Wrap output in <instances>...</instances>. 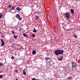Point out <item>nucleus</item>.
Returning <instances> with one entry per match:
<instances>
[{"instance_id":"1","label":"nucleus","mask_w":80,"mask_h":80,"mask_svg":"<svg viewBox=\"0 0 80 80\" xmlns=\"http://www.w3.org/2000/svg\"><path fill=\"white\" fill-rule=\"evenodd\" d=\"M53 52L54 53V54H55L57 56L58 55L63 54V52H64V51L63 50L56 49L53 51Z\"/></svg>"},{"instance_id":"2","label":"nucleus","mask_w":80,"mask_h":80,"mask_svg":"<svg viewBox=\"0 0 80 80\" xmlns=\"http://www.w3.org/2000/svg\"><path fill=\"white\" fill-rule=\"evenodd\" d=\"M64 15L65 17L67 18V19H69L70 18V14H69V13H65Z\"/></svg>"},{"instance_id":"3","label":"nucleus","mask_w":80,"mask_h":80,"mask_svg":"<svg viewBox=\"0 0 80 80\" xmlns=\"http://www.w3.org/2000/svg\"><path fill=\"white\" fill-rule=\"evenodd\" d=\"M72 68H74L77 67V63L75 62H72Z\"/></svg>"},{"instance_id":"4","label":"nucleus","mask_w":80,"mask_h":80,"mask_svg":"<svg viewBox=\"0 0 80 80\" xmlns=\"http://www.w3.org/2000/svg\"><path fill=\"white\" fill-rule=\"evenodd\" d=\"M16 18H17L19 20H22V18L20 17V15L18 14H17L16 15Z\"/></svg>"},{"instance_id":"5","label":"nucleus","mask_w":80,"mask_h":80,"mask_svg":"<svg viewBox=\"0 0 80 80\" xmlns=\"http://www.w3.org/2000/svg\"><path fill=\"white\" fill-rule=\"evenodd\" d=\"M1 42H2L1 43L2 46H4V44H5V43L4 42V41H3V40L2 39H1Z\"/></svg>"},{"instance_id":"6","label":"nucleus","mask_w":80,"mask_h":80,"mask_svg":"<svg viewBox=\"0 0 80 80\" xmlns=\"http://www.w3.org/2000/svg\"><path fill=\"white\" fill-rule=\"evenodd\" d=\"M63 56H61L60 58H59L58 59V60H59V61H62L63 60Z\"/></svg>"},{"instance_id":"7","label":"nucleus","mask_w":80,"mask_h":80,"mask_svg":"<svg viewBox=\"0 0 80 80\" xmlns=\"http://www.w3.org/2000/svg\"><path fill=\"white\" fill-rule=\"evenodd\" d=\"M16 10L18 11H20L21 10V8H20V7H18L16 8Z\"/></svg>"},{"instance_id":"8","label":"nucleus","mask_w":80,"mask_h":80,"mask_svg":"<svg viewBox=\"0 0 80 80\" xmlns=\"http://www.w3.org/2000/svg\"><path fill=\"white\" fill-rule=\"evenodd\" d=\"M71 13L72 15H73V13H74V11H73V9H71Z\"/></svg>"},{"instance_id":"9","label":"nucleus","mask_w":80,"mask_h":80,"mask_svg":"<svg viewBox=\"0 0 80 80\" xmlns=\"http://www.w3.org/2000/svg\"><path fill=\"white\" fill-rule=\"evenodd\" d=\"M18 36V35H17V34H14V38H17Z\"/></svg>"},{"instance_id":"10","label":"nucleus","mask_w":80,"mask_h":80,"mask_svg":"<svg viewBox=\"0 0 80 80\" xmlns=\"http://www.w3.org/2000/svg\"><path fill=\"white\" fill-rule=\"evenodd\" d=\"M23 35L24 37H25L27 38L28 36H27V34H25V33H23Z\"/></svg>"},{"instance_id":"11","label":"nucleus","mask_w":80,"mask_h":80,"mask_svg":"<svg viewBox=\"0 0 80 80\" xmlns=\"http://www.w3.org/2000/svg\"><path fill=\"white\" fill-rule=\"evenodd\" d=\"M32 54H33L34 55L36 53V51L35 50H33L32 52Z\"/></svg>"},{"instance_id":"12","label":"nucleus","mask_w":80,"mask_h":80,"mask_svg":"<svg viewBox=\"0 0 80 80\" xmlns=\"http://www.w3.org/2000/svg\"><path fill=\"white\" fill-rule=\"evenodd\" d=\"M49 59H50V58L49 57H47L45 58V60H49Z\"/></svg>"},{"instance_id":"13","label":"nucleus","mask_w":80,"mask_h":80,"mask_svg":"<svg viewBox=\"0 0 80 80\" xmlns=\"http://www.w3.org/2000/svg\"><path fill=\"white\" fill-rule=\"evenodd\" d=\"M3 66V63L2 62H0V67H2Z\"/></svg>"},{"instance_id":"14","label":"nucleus","mask_w":80,"mask_h":80,"mask_svg":"<svg viewBox=\"0 0 80 80\" xmlns=\"http://www.w3.org/2000/svg\"><path fill=\"white\" fill-rule=\"evenodd\" d=\"M33 32L34 33H36L37 32V30H36V29H33Z\"/></svg>"},{"instance_id":"15","label":"nucleus","mask_w":80,"mask_h":80,"mask_svg":"<svg viewBox=\"0 0 80 80\" xmlns=\"http://www.w3.org/2000/svg\"><path fill=\"white\" fill-rule=\"evenodd\" d=\"M32 36L33 38H34L35 37V34H32Z\"/></svg>"},{"instance_id":"16","label":"nucleus","mask_w":80,"mask_h":80,"mask_svg":"<svg viewBox=\"0 0 80 80\" xmlns=\"http://www.w3.org/2000/svg\"><path fill=\"white\" fill-rule=\"evenodd\" d=\"M12 6V4H9L8 6L9 8H11Z\"/></svg>"},{"instance_id":"17","label":"nucleus","mask_w":80,"mask_h":80,"mask_svg":"<svg viewBox=\"0 0 80 80\" xmlns=\"http://www.w3.org/2000/svg\"><path fill=\"white\" fill-rule=\"evenodd\" d=\"M23 74L24 75H26V72H25L24 71H23Z\"/></svg>"},{"instance_id":"18","label":"nucleus","mask_w":80,"mask_h":80,"mask_svg":"<svg viewBox=\"0 0 80 80\" xmlns=\"http://www.w3.org/2000/svg\"><path fill=\"white\" fill-rule=\"evenodd\" d=\"M11 33H12V34H14V33H15V31L14 30H12V31H11Z\"/></svg>"},{"instance_id":"19","label":"nucleus","mask_w":80,"mask_h":80,"mask_svg":"<svg viewBox=\"0 0 80 80\" xmlns=\"http://www.w3.org/2000/svg\"><path fill=\"white\" fill-rule=\"evenodd\" d=\"M1 36L2 37H3V38H4L5 37V35H3V34H1Z\"/></svg>"},{"instance_id":"20","label":"nucleus","mask_w":80,"mask_h":80,"mask_svg":"<svg viewBox=\"0 0 80 80\" xmlns=\"http://www.w3.org/2000/svg\"><path fill=\"white\" fill-rule=\"evenodd\" d=\"M3 77V75H0V79L2 78Z\"/></svg>"},{"instance_id":"21","label":"nucleus","mask_w":80,"mask_h":80,"mask_svg":"<svg viewBox=\"0 0 80 80\" xmlns=\"http://www.w3.org/2000/svg\"><path fill=\"white\" fill-rule=\"evenodd\" d=\"M14 8H15V7L12 6V8L11 9V10H14Z\"/></svg>"},{"instance_id":"22","label":"nucleus","mask_w":80,"mask_h":80,"mask_svg":"<svg viewBox=\"0 0 80 80\" xmlns=\"http://www.w3.org/2000/svg\"><path fill=\"white\" fill-rule=\"evenodd\" d=\"M74 37H75V38H77V35H75V34H74Z\"/></svg>"},{"instance_id":"23","label":"nucleus","mask_w":80,"mask_h":80,"mask_svg":"<svg viewBox=\"0 0 80 80\" xmlns=\"http://www.w3.org/2000/svg\"><path fill=\"white\" fill-rule=\"evenodd\" d=\"M2 16H3V15L2 14V13H1V14L0 15V18H2Z\"/></svg>"},{"instance_id":"24","label":"nucleus","mask_w":80,"mask_h":80,"mask_svg":"<svg viewBox=\"0 0 80 80\" xmlns=\"http://www.w3.org/2000/svg\"><path fill=\"white\" fill-rule=\"evenodd\" d=\"M19 32H21V30H22V28H19Z\"/></svg>"},{"instance_id":"25","label":"nucleus","mask_w":80,"mask_h":80,"mask_svg":"<svg viewBox=\"0 0 80 80\" xmlns=\"http://www.w3.org/2000/svg\"><path fill=\"white\" fill-rule=\"evenodd\" d=\"M38 16H36L35 17V20H38Z\"/></svg>"},{"instance_id":"26","label":"nucleus","mask_w":80,"mask_h":80,"mask_svg":"<svg viewBox=\"0 0 80 80\" xmlns=\"http://www.w3.org/2000/svg\"><path fill=\"white\" fill-rule=\"evenodd\" d=\"M71 78H72V77H69L68 78V80H70V79H71Z\"/></svg>"},{"instance_id":"27","label":"nucleus","mask_w":80,"mask_h":80,"mask_svg":"<svg viewBox=\"0 0 80 80\" xmlns=\"http://www.w3.org/2000/svg\"><path fill=\"white\" fill-rule=\"evenodd\" d=\"M11 58H12V60H13V59H14V57H13V56H12Z\"/></svg>"},{"instance_id":"28","label":"nucleus","mask_w":80,"mask_h":80,"mask_svg":"<svg viewBox=\"0 0 80 80\" xmlns=\"http://www.w3.org/2000/svg\"><path fill=\"white\" fill-rule=\"evenodd\" d=\"M35 78H32V80H36V79H35Z\"/></svg>"},{"instance_id":"29","label":"nucleus","mask_w":80,"mask_h":80,"mask_svg":"<svg viewBox=\"0 0 80 80\" xmlns=\"http://www.w3.org/2000/svg\"><path fill=\"white\" fill-rule=\"evenodd\" d=\"M15 71L16 72H18V70H15Z\"/></svg>"},{"instance_id":"30","label":"nucleus","mask_w":80,"mask_h":80,"mask_svg":"<svg viewBox=\"0 0 80 80\" xmlns=\"http://www.w3.org/2000/svg\"><path fill=\"white\" fill-rule=\"evenodd\" d=\"M2 70H0V73H2Z\"/></svg>"},{"instance_id":"31","label":"nucleus","mask_w":80,"mask_h":80,"mask_svg":"<svg viewBox=\"0 0 80 80\" xmlns=\"http://www.w3.org/2000/svg\"><path fill=\"white\" fill-rule=\"evenodd\" d=\"M16 80H18V79H16Z\"/></svg>"},{"instance_id":"32","label":"nucleus","mask_w":80,"mask_h":80,"mask_svg":"<svg viewBox=\"0 0 80 80\" xmlns=\"http://www.w3.org/2000/svg\"><path fill=\"white\" fill-rule=\"evenodd\" d=\"M36 80H38V79H36Z\"/></svg>"}]
</instances>
